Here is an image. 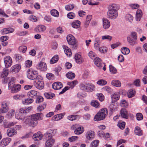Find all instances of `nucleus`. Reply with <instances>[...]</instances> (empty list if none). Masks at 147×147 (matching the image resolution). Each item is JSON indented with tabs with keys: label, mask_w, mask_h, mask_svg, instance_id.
I'll list each match as a JSON object with an SVG mask.
<instances>
[{
	"label": "nucleus",
	"mask_w": 147,
	"mask_h": 147,
	"mask_svg": "<svg viewBox=\"0 0 147 147\" xmlns=\"http://www.w3.org/2000/svg\"><path fill=\"white\" fill-rule=\"evenodd\" d=\"M121 105L123 107H127L128 105V102L125 100H122L120 102Z\"/></svg>",
	"instance_id": "nucleus-50"
},
{
	"label": "nucleus",
	"mask_w": 147,
	"mask_h": 147,
	"mask_svg": "<svg viewBox=\"0 0 147 147\" xmlns=\"http://www.w3.org/2000/svg\"><path fill=\"white\" fill-rule=\"evenodd\" d=\"M78 83L77 81L76 80H74L72 82H69L68 83V85L70 86V88L71 89H72Z\"/></svg>",
	"instance_id": "nucleus-51"
},
{
	"label": "nucleus",
	"mask_w": 147,
	"mask_h": 147,
	"mask_svg": "<svg viewBox=\"0 0 147 147\" xmlns=\"http://www.w3.org/2000/svg\"><path fill=\"white\" fill-rule=\"evenodd\" d=\"M135 134L138 136H141L142 135L143 131L141 130L140 128L138 127H136L134 130Z\"/></svg>",
	"instance_id": "nucleus-30"
},
{
	"label": "nucleus",
	"mask_w": 147,
	"mask_h": 147,
	"mask_svg": "<svg viewBox=\"0 0 147 147\" xmlns=\"http://www.w3.org/2000/svg\"><path fill=\"white\" fill-rule=\"evenodd\" d=\"M137 34L135 32H131L129 35L127 37V40L129 45L132 46L135 45L136 43Z\"/></svg>",
	"instance_id": "nucleus-5"
},
{
	"label": "nucleus",
	"mask_w": 147,
	"mask_h": 147,
	"mask_svg": "<svg viewBox=\"0 0 147 147\" xmlns=\"http://www.w3.org/2000/svg\"><path fill=\"white\" fill-rule=\"evenodd\" d=\"M67 42L70 45H74L76 43V40L75 37L72 35L69 34L67 37Z\"/></svg>",
	"instance_id": "nucleus-14"
},
{
	"label": "nucleus",
	"mask_w": 147,
	"mask_h": 147,
	"mask_svg": "<svg viewBox=\"0 0 147 147\" xmlns=\"http://www.w3.org/2000/svg\"><path fill=\"white\" fill-rule=\"evenodd\" d=\"M21 66L19 64H16L12 66L10 69L12 73L18 72L21 69Z\"/></svg>",
	"instance_id": "nucleus-18"
},
{
	"label": "nucleus",
	"mask_w": 147,
	"mask_h": 147,
	"mask_svg": "<svg viewBox=\"0 0 147 147\" xmlns=\"http://www.w3.org/2000/svg\"><path fill=\"white\" fill-rule=\"evenodd\" d=\"M27 49V47L25 46H21L19 48V50L20 52L24 53Z\"/></svg>",
	"instance_id": "nucleus-56"
},
{
	"label": "nucleus",
	"mask_w": 147,
	"mask_h": 147,
	"mask_svg": "<svg viewBox=\"0 0 147 147\" xmlns=\"http://www.w3.org/2000/svg\"><path fill=\"white\" fill-rule=\"evenodd\" d=\"M121 53L124 55L127 54L130 52L129 49L127 47H123L121 49Z\"/></svg>",
	"instance_id": "nucleus-43"
},
{
	"label": "nucleus",
	"mask_w": 147,
	"mask_h": 147,
	"mask_svg": "<svg viewBox=\"0 0 147 147\" xmlns=\"http://www.w3.org/2000/svg\"><path fill=\"white\" fill-rule=\"evenodd\" d=\"M32 61L30 60H27L25 62V65L26 67L29 68L32 65Z\"/></svg>",
	"instance_id": "nucleus-62"
},
{
	"label": "nucleus",
	"mask_w": 147,
	"mask_h": 147,
	"mask_svg": "<svg viewBox=\"0 0 147 147\" xmlns=\"http://www.w3.org/2000/svg\"><path fill=\"white\" fill-rule=\"evenodd\" d=\"M133 18V16L131 14H127L125 17V19L126 21L130 23L132 22Z\"/></svg>",
	"instance_id": "nucleus-39"
},
{
	"label": "nucleus",
	"mask_w": 147,
	"mask_h": 147,
	"mask_svg": "<svg viewBox=\"0 0 147 147\" xmlns=\"http://www.w3.org/2000/svg\"><path fill=\"white\" fill-rule=\"evenodd\" d=\"M66 76L67 78L70 79H73L75 76V74L72 72H68L66 74Z\"/></svg>",
	"instance_id": "nucleus-44"
},
{
	"label": "nucleus",
	"mask_w": 147,
	"mask_h": 147,
	"mask_svg": "<svg viewBox=\"0 0 147 147\" xmlns=\"http://www.w3.org/2000/svg\"><path fill=\"white\" fill-rule=\"evenodd\" d=\"M91 0H82L83 4L84 5L88 3L89 5H94L98 4V2L92 3L90 1Z\"/></svg>",
	"instance_id": "nucleus-36"
},
{
	"label": "nucleus",
	"mask_w": 147,
	"mask_h": 147,
	"mask_svg": "<svg viewBox=\"0 0 147 147\" xmlns=\"http://www.w3.org/2000/svg\"><path fill=\"white\" fill-rule=\"evenodd\" d=\"M95 135V133L94 131L89 130L86 132L85 136L87 139L89 140H91L94 137Z\"/></svg>",
	"instance_id": "nucleus-15"
},
{
	"label": "nucleus",
	"mask_w": 147,
	"mask_h": 147,
	"mask_svg": "<svg viewBox=\"0 0 147 147\" xmlns=\"http://www.w3.org/2000/svg\"><path fill=\"white\" fill-rule=\"evenodd\" d=\"M51 15L54 17H58L59 16V13L58 11L55 9H53L51 11Z\"/></svg>",
	"instance_id": "nucleus-48"
},
{
	"label": "nucleus",
	"mask_w": 147,
	"mask_h": 147,
	"mask_svg": "<svg viewBox=\"0 0 147 147\" xmlns=\"http://www.w3.org/2000/svg\"><path fill=\"white\" fill-rule=\"evenodd\" d=\"M9 72V71L8 69L7 68H4L2 72L1 77L4 78L5 80V78L8 76Z\"/></svg>",
	"instance_id": "nucleus-32"
},
{
	"label": "nucleus",
	"mask_w": 147,
	"mask_h": 147,
	"mask_svg": "<svg viewBox=\"0 0 147 147\" xmlns=\"http://www.w3.org/2000/svg\"><path fill=\"white\" fill-rule=\"evenodd\" d=\"M47 78L49 80H53L55 78L54 75L52 73H48L46 75Z\"/></svg>",
	"instance_id": "nucleus-57"
},
{
	"label": "nucleus",
	"mask_w": 147,
	"mask_h": 147,
	"mask_svg": "<svg viewBox=\"0 0 147 147\" xmlns=\"http://www.w3.org/2000/svg\"><path fill=\"white\" fill-rule=\"evenodd\" d=\"M36 67L38 69L42 71H45L47 69L46 64L42 61H40L36 65Z\"/></svg>",
	"instance_id": "nucleus-11"
},
{
	"label": "nucleus",
	"mask_w": 147,
	"mask_h": 147,
	"mask_svg": "<svg viewBox=\"0 0 147 147\" xmlns=\"http://www.w3.org/2000/svg\"><path fill=\"white\" fill-rule=\"evenodd\" d=\"M44 95L45 97L48 99H51L55 96L54 94L51 92H45L44 93Z\"/></svg>",
	"instance_id": "nucleus-37"
},
{
	"label": "nucleus",
	"mask_w": 147,
	"mask_h": 147,
	"mask_svg": "<svg viewBox=\"0 0 147 147\" xmlns=\"http://www.w3.org/2000/svg\"><path fill=\"white\" fill-rule=\"evenodd\" d=\"M120 113L121 117L126 119L128 118V116L127 112L125 109H122L120 111Z\"/></svg>",
	"instance_id": "nucleus-25"
},
{
	"label": "nucleus",
	"mask_w": 147,
	"mask_h": 147,
	"mask_svg": "<svg viewBox=\"0 0 147 147\" xmlns=\"http://www.w3.org/2000/svg\"><path fill=\"white\" fill-rule=\"evenodd\" d=\"M65 53L67 56L70 57L72 55L71 49L67 46L65 45L63 46Z\"/></svg>",
	"instance_id": "nucleus-26"
},
{
	"label": "nucleus",
	"mask_w": 147,
	"mask_h": 147,
	"mask_svg": "<svg viewBox=\"0 0 147 147\" xmlns=\"http://www.w3.org/2000/svg\"><path fill=\"white\" fill-rule=\"evenodd\" d=\"M43 135L40 132H39L36 134H34L32 136V138L35 141H38L41 140Z\"/></svg>",
	"instance_id": "nucleus-20"
},
{
	"label": "nucleus",
	"mask_w": 147,
	"mask_h": 147,
	"mask_svg": "<svg viewBox=\"0 0 147 147\" xmlns=\"http://www.w3.org/2000/svg\"><path fill=\"white\" fill-rule=\"evenodd\" d=\"M135 94V91L133 90H130L127 92L128 97L129 98H131L134 96Z\"/></svg>",
	"instance_id": "nucleus-42"
},
{
	"label": "nucleus",
	"mask_w": 147,
	"mask_h": 147,
	"mask_svg": "<svg viewBox=\"0 0 147 147\" xmlns=\"http://www.w3.org/2000/svg\"><path fill=\"white\" fill-rule=\"evenodd\" d=\"M80 22L78 20L74 21L71 24L72 26L75 28H77L80 27Z\"/></svg>",
	"instance_id": "nucleus-33"
},
{
	"label": "nucleus",
	"mask_w": 147,
	"mask_h": 147,
	"mask_svg": "<svg viewBox=\"0 0 147 147\" xmlns=\"http://www.w3.org/2000/svg\"><path fill=\"white\" fill-rule=\"evenodd\" d=\"M59 59V56L58 55H55L53 57L50 61V63L53 64L56 63Z\"/></svg>",
	"instance_id": "nucleus-38"
},
{
	"label": "nucleus",
	"mask_w": 147,
	"mask_h": 147,
	"mask_svg": "<svg viewBox=\"0 0 147 147\" xmlns=\"http://www.w3.org/2000/svg\"><path fill=\"white\" fill-rule=\"evenodd\" d=\"M36 103H39L43 101V98L42 97L40 96H39L38 94V96L36 97Z\"/></svg>",
	"instance_id": "nucleus-47"
},
{
	"label": "nucleus",
	"mask_w": 147,
	"mask_h": 147,
	"mask_svg": "<svg viewBox=\"0 0 147 147\" xmlns=\"http://www.w3.org/2000/svg\"><path fill=\"white\" fill-rule=\"evenodd\" d=\"M46 27L43 25H40L37 26L34 29V30L38 32H43L46 30Z\"/></svg>",
	"instance_id": "nucleus-17"
},
{
	"label": "nucleus",
	"mask_w": 147,
	"mask_h": 147,
	"mask_svg": "<svg viewBox=\"0 0 147 147\" xmlns=\"http://www.w3.org/2000/svg\"><path fill=\"white\" fill-rule=\"evenodd\" d=\"M108 8V17L111 19H115L118 15L117 10L119 8V6L117 4H112L109 6Z\"/></svg>",
	"instance_id": "nucleus-2"
},
{
	"label": "nucleus",
	"mask_w": 147,
	"mask_h": 147,
	"mask_svg": "<svg viewBox=\"0 0 147 147\" xmlns=\"http://www.w3.org/2000/svg\"><path fill=\"white\" fill-rule=\"evenodd\" d=\"M34 101L32 98H27L22 101L23 104L24 105H27L32 103Z\"/></svg>",
	"instance_id": "nucleus-40"
},
{
	"label": "nucleus",
	"mask_w": 147,
	"mask_h": 147,
	"mask_svg": "<svg viewBox=\"0 0 147 147\" xmlns=\"http://www.w3.org/2000/svg\"><path fill=\"white\" fill-rule=\"evenodd\" d=\"M34 84L35 87L38 89H42L44 88V84L41 77L40 79H36Z\"/></svg>",
	"instance_id": "nucleus-10"
},
{
	"label": "nucleus",
	"mask_w": 147,
	"mask_h": 147,
	"mask_svg": "<svg viewBox=\"0 0 147 147\" xmlns=\"http://www.w3.org/2000/svg\"><path fill=\"white\" fill-rule=\"evenodd\" d=\"M112 100L114 101L118 100L119 98V95L118 93H115L112 94L111 96Z\"/></svg>",
	"instance_id": "nucleus-35"
},
{
	"label": "nucleus",
	"mask_w": 147,
	"mask_h": 147,
	"mask_svg": "<svg viewBox=\"0 0 147 147\" xmlns=\"http://www.w3.org/2000/svg\"><path fill=\"white\" fill-rule=\"evenodd\" d=\"M4 62L6 67L8 68L11 66L12 63L11 57L8 56L5 57L4 59Z\"/></svg>",
	"instance_id": "nucleus-12"
},
{
	"label": "nucleus",
	"mask_w": 147,
	"mask_h": 147,
	"mask_svg": "<svg viewBox=\"0 0 147 147\" xmlns=\"http://www.w3.org/2000/svg\"><path fill=\"white\" fill-rule=\"evenodd\" d=\"M43 115L41 113H38L32 115L30 117H26L25 124L30 126L34 127L38 123L37 120H41L43 119Z\"/></svg>",
	"instance_id": "nucleus-1"
},
{
	"label": "nucleus",
	"mask_w": 147,
	"mask_h": 147,
	"mask_svg": "<svg viewBox=\"0 0 147 147\" xmlns=\"http://www.w3.org/2000/svg\"><path fill=\"white\" fill-rule=\"evenodd\" d=\"M74 6L72 4L67 5L65 6V9L68 11H70L72 10L74 8Z\"/></svg>",
	"instance_id": "nucleus-64"
},
{
	"label": "nucleus",
	"mask_w": 147,
	"mask_h": 147,
	"mask_svg": "<svg viewBox=\"0 0 147 147\" xmlns=\"http://www.w3.org/2000/svg\"><path fill=\"white\" fill-rule=\"evenodd\" d=\"M91 104L92 106L96 108L98 107L100 105L98 101L95 100H92L91 102Z\"/></svg>",
	"instance_id": "nucleus-45"
},
{
	"label": "nucleus",
	"mask_w": 147,
	"mask_h": 147,
	"mask_svg": "<svg viewBox=\"0 0 147 147\" xmlns=\"http://www.w3.org/2000/svg\"><path fill=\"white\" fill-rule=\"evenodd\" d=\"M23 111L22 109H20L18 112H16L15 114V118L18 119H20L23 121L24 123H25V118L26 117H24L23 116Z\"/></svg>",
	"instance_id": "nucleus-9"
},
{
	"label": "nucleus",
	"mask_w": 147,
	"mask_h": 147,
	"mask_svg": "<svg viewBox=\"0 0 147 147\" xmlns=\"http://www.w3.org/2000/svg\"><path fill=\"white\" fill-rule=\"evenodd\" d=\"M109 70L112 74H115L117 72V69L112 65H110L109 66Z\"/></svg>",
	"instance_id": "nucleus-53"
},
{
	"label": "nucleus",
	"mask_w": 147,
	"mask_h": 147,
	"mask_svg": "<svg viewBox=\"0 0 147 147\" xmlns=\"http://www.w3.org/2000/svg\"><path fill=\"white\" fill-rule=\"evenodd\" d=\"M80 88L88 92H91L93 91L94 86L92 84L84 82L80 84Z\"/></svg>",
	"instance_id": "nucleus-7"
},
{
	"label": "nucleus",
	"mask_w": 147,
	"mask_h": 147,
	"mask_svg": "<svg viewBox=\"0 0 147 147\" xmlns=\"http://www.w3.org/2000/svg\"><path fill=\"white\" fill-rule=\"evenodd\" d=\"M21 88V86L19 84H15L14 86L9 89L11 90V92L12 93H15L20 90Z\"/></svg>",
	"instance_id": "nucleus-23"
},
{
	"label": "nucleus",
	"mask_w": 147,
	"mask_h": 147,
	"mask_svg": "<svg viewBox=\"0 0 147 147\" xmlns=\"http://www.w3.org/2000/svg\"><path fill=\"white\" fill-rule=\"evenodd\" d=\"M7 134L8 136L9 137H11V136L16 134L17 131L13 128H9L7 130Z\"/></svg>",
	"instance_id": "nucleus-24"
},
{
	"label": "nucleus",
	"mask_w": 147,
	"mask_h": 147,
	"mask_svg": "<svg viewBox=\"0 0 147 147\" xmlns=\"http://www.w3.org/2000/svg\"><path fill=\"white\" fill-rule=\"evenodd\" d=\"M107 109L104 108L101 109L97 114L95 115L94 120L95 121H100L104 119L107 114Z\"/></svg>",
	"instance_id": "nucleus-3"
},
{
	"label": "nucleus",
	"mask_w": 147,
	"mask_h": 147,
	"mask_svg": "<svg viewBox=\"0 0 147 147\" xmlns=\"http://www.w3.org/2000/svg\"><path fill=\"white\" fill-rule=\"evenodd\" d=\"M111 84L113 86L118 87H120L121 85L120 82L117 80H112L111 82Z\"/></svg>",
	"instance_id": "nucleus-34"
},
{
	"label": "nucleus",
	"mask_w": 147,
	"mask_h": 147,
	"mask_svg": "<svg viewBox=\"0 0 147 147\" xmlns=\"http://www.w3.org/2000/svg\"><path fill=\"white\" fill-rule=\"evenodd\" d=\"M38 71L31 68L28 69L27 71V76L31 80L40 79L41 76L38 75Z\"/></svg>",
	"instance_id": "nucleus-6"
},
{
	"label": "nucleus",
	"mask_w": 147,
	"mask_h": 147,
	"mask_svg": "<svg viewBox=\"0 0 147 147\" xmlns=\"http://www.w3.org/2000/svg\"><path fill=\"white\" fill-rule=\"evenodd\" d=\"M102 20L103 28L105 29L109 28L110 25V24L109 20L107 19L104 18Z\"/></svg>",
	"instance_id": "nucleus-27"
},
{
	"label": "nucleus",
	"mask_w": 147,
	"mask_h": 147,
	"mask_svg": "<svg viewBox=\"0 0 147 147\" xmlns=\"http://www.w3.org/2000/svg\"><path fill=\"white\" fill-rule=\"evenodd\" d=\"M117 108V107L116 106H115L113 104H112L110 106V111L111 113H113L116 111Z\"/></svg>",
	"instance_id": "nucleus-60"
},
{
	"label": "nucleus",
	"mask_w": 147,
	"mask_h": 147,
	"mask_svg": "<svg viewBox=\"0 0 147 147\" xmlns=\"http://www.w3.org/2000/svg\"><path fill=\"white\" fill-rule=\"evenodd\" d=\"M1 109V113H6L8 111L9 109L7 102H4L2 103V107Z\"/></svg>",
	"instance_id": "nucleus-16"
},
{
	"label": "nucleus",
	"mask_w": 147,
	"mask_h": 147,
	"mask_svg": "<svg viewBox=\"0 0 147 147\" xmlns=\"http://www.w3.org/2000/svg\"><path fill=\"white\" fill-rule=\"evenodd\" d=\"M98 50L101 53L104 54L107 52V49L105 46H103L100 47Z\"/></svg>",
	"instance_id": "nucleus-49"
},
{
	"label": "nucleus",
	"mask_w": 147,
	"mask_h": 147,
	"mask_svg": "<svg viewBox=\"0 0 147 147\" xmlns=\"http://www.w3.org/2000/svg\"><path fill=\"white\" fill-rule=\"evenodd\" d=\"M63 115L62 114H59L55 115L52 118L53 121H57L62 119L63 117Z\"/></svg>",
	"instance_id": "nucleus-31"
},
{
	"label": "nucleus",
	"mask_w": 147,
	"mask_h": 147,
	"mask_svg": "<svg viewBox=\"0 0 147 147\" xmlns=\"http://www.w3.org/2000/svg\"><path fill=\"white\" fill-rule=\"evenodd\" d=\"M11 141L10 138H3L0 142V147H5Z\"/></svg>",
	"instance_id": "nucleus-13"
},
{
	"label": "nucleus",
	"mask_w": 147,
	"mask_h": 147,
	"mask_svg": "<svg viewBox=\"0 0 147 147\" xmlns=\"http://www.w3.org/2000/svg\"><path fill=\"white\" fill-rule=\"evenodd\" d=\"M136 119L138 121H141L143 119V117L142 114L140 113H137L136 115Z\"/></svg>",
	"instance_id": "nucleus-52"
},
{
	"label": "nucleus",
	"mask_w": 147,
	"mask_h": 147,
	"mask_svg": "<svg viewBox=\"0 0 147 147\" xmlns=\"http://www.w3.org/2000/svg\"><path fill=\"white\" fill-rule=\"evenodd\" d=\"M14 57L16 61H20L22 59V56L19 54H16L15 55Z\"/></svg>",
	"instance_id": "nucleus-55"
},
{
	"label": "nucleus",
	"mask_w": 147,
	"mask_h": 147,
	"mask_svg": "<svg viewBox=\"0 0 147 147\" xmlns=\"http://www.w3.org/2000/svg\"><path fill=\"white\" fill-rule=\"evenodd\" d=\"M97 96L98 97V99L100 101H102L104 99V96L102 93L97 94Z\"/></svg>",
	"instance_id": "nucleus-63"
},
{
	"label": "nucleus",
	"mask_w": 147,
	"mask_h": 147,
	"mask_svg": "<svg viewBox=\"0 0 147 147\" xmlns=\"http://www.w3.org/2000/svg\"><path fill=\"white\" fill-rule=\"evenodd\" d=\"M46 104L44 103L42 105L39 106L37 108V110L38 111H41L43 110L46 107Z\"/></svg>",
	"instance_id": "nucleus-46"
},
{
	"label": "nucleus",
	"mask_w": 147,
	"mask_h": 147,
	"mask_svg": "<svg viewBox=\"0 0 147 147\" xmlns=\"http://www.w3.org/2000/svg\"><path fill=\"white\" fill-rule=\"evenodd\" d=\"M72 128L74 130L75 134L77 135L82 134L84 131V127L80 125L75 124L72 126Z\"/></svg>",
	"instance_id": "nucleus-8"
},
{
	"label": "nucleus",
	"mask_w": 147,
	"mask_h": 147,
	"mask_svg": "<svg viewBox=\"0 0 147 147\" xmlns=\"http://www.w3.org/2000/svg\"><path fill=\"white\" fill-rule=\"evenodd\" d=\"M62 87V84L59 82H56L53 83L52 85L53 88L55 90L60 89Z\"/></svg>",
	"instance_id": "nucleus-22"
},
{
	"label": "nucleus",
	"mask_w": 147,
	"mask_h": 147,
	"mask_svg": "<svg viewBox=\"0 0 147 147\" xmlns=\"http://www.w3.org/2000/svg\"><path fill=\"white\" fill-rule=\"evenodd\" d=\"M125 122L123 121H120L118 122L117 124L118 126L121 129H123L125 127Z\"/></svg>",
	"instance_id": "nucleus-41"
},
{
	"label": "nucleus",
	"mask_w": 147,
	"mask_h": 147,
	"mask_svg": "<svg viewBox=\"0 0 147 147\" xmlns=\"http://www.w3.org/2000/svg\"><path fill=\"white\" fill-rule=\"evenodd\" d=\"M142 16V12L140 9H138L136 12V19L137 21H139Z\"/></svg>",
	"instance_id": "nucleus-28"
},
{
	"label": "nucleus",
	"mask_w": 147,
	"mask_h": 147,
	"mask_svg": "<svg viewBox=\"0 0 147 147\" xmlns=\"http://www.w3.org/2000/svg\"><path fill=\"white\" fill-rule=\"evenodd\" d=\"M44 138L46 141L45 147H51L54 144L55 140L53 138L51 133H46L44 134Z\"/></svg>",
	"instance_id": "nucleus-4"
},
{
	"label": "nucleus",
	"mask_w": 147,
	"mask_h": 147,
	"mask_svg": "<svg viewBox=\"0 0 147 147\" xmlns=\"http://www.w3.org/2000/svg\"><path fill=\"white\" fill-rule=\"evenodd\" d=\"M95 65L98 67H100L102 66V64L100 59L99 57L95 58L94 60Z\"/></svg>",
	"instance_id": "nucleus-29"
},
{
	"label": "nucleus",
	"mask_w": 147,
	"mask_h": 147,
	"mask_svg": "<svg viewBox=\"0 0 147 147\" xmlns=\"http://www.w3.org/2000/svg\"><path fill=\"white\" fill-rule=\"evenodd\" d=\"M23 111V113L24 114H26L30 110H31L32 109V107H28V108H22Z\"/></svg>",
	"instance_id": "nucleus-61"
},
{
	"label": "nucleus",
	"mask_w": 147,
	"mask_h": 147,
	"mask_svg": "<svg viewBox=\"0 0 147 147\" xmlns=\"http://www.w3.org/2000/svg\"><path fill=\"white\" fill-rule=\"evenodd\" d=\"M38 94L39 93L36 90H31L28 92L27 96L29 97L35 98Z\"/></svg>",
	"instance_id": "nucleus-19"
},
{
	"label": "nucleus",
	"mask_w": 147,
	"mask_h": 147,
	"mask_svg": "<svg viewBox=\"0 0 147 147\" xmlns=\"http://www.w3.org/2000/svg\"><path fill=\"white\" fill-rule=\"evenodd\" d=\"M97 83L98 85L101 86H103L107 84V82L106 80L102 79L98 81Z\"/></svg>",
	"instance_id": "nucleus-59"
},
{
	"label": "nucleus",
	"mask_w": 147,
	"mask_h": 147,
	"mask_svg": "<svg viewBox=\"0 0 147 147\" xmlns=\"http://www.w3.org/2000/svg\"><path fill=\"white\" fill-rule=\"evenodd\" d=\"M74 58L76 63H77L81 64L84 61L83 59L79 54H76Z\"/></svg>",
	"instance_id": "nucleus-21"
},
{
	"label": "nucleus",
	"mask_w": 147,
	"mask_h": 147,
	"mask_svg": "<svg viewBox=\"0 0 147 147\" xmlns=\"http://www.w3.org/2000/svg\"><path fill=\"white\" fill-rule=\"evenodd\" d=\"M102 40H108L111 41L112 39V37L109 35H105L102 36Z\"/></svg>",
	"instance_id": "nucleus-58"
},
{
	"label": "nucleus",
	"mask_w": 147,
	"mask_h": 147,
	"mask_svg": "<svg viewBox=\"0 0 147 147\" xmlns=\"http://www.w3.org/2000/svg\"><path fill=\"white\" fill-rule=\"evenodd\" d=\"M99 141L96 140H94L91 144V147H95L98 146Z\"/></svg>",
	"instance_id": "nucleus-54"
}]
</instances>
